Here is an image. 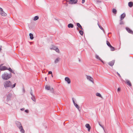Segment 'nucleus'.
<instances>
[{
	"mask_svg": "<svg viewBox=\"0 0 133 133\" xmlns=\"http://www.w3.org/2000/svg\"><path fill=\"white\" fill-rule=\"evenodd\" d=\"M98 26H99V27L100 26H101L100 25H98Z\"/></svg>",
	"mask_w": 133,
	"mask_h": 133,
	"instance_id": "nucleus-51",
	"label": "nucleus"
},
{
	"mask_svg": "<svg viewBox=\"0 0 133 133\" xmlns=\"http://www.w3.org/2000/svg\"><path fill=\"white\" fill-rule=\"evenodd\" d=\"M97 3H101V1L98 0L97 1Z\"/></svg>",
	"mask_w": 133,
	"mask_h": 133,
	"instance_id": "nucleus-39",
	"label": "nucleus"
},
{
	"mask_svg": "<svg viewBox=\"0 0 133 133\" xmlns=\"http://www.w3.org/2000/svg\"><path fill=\"white\" fill-rule=\"evenodd\" d=\"M79 62L80 61V59H79Z\"/></svg>",
	"mask_w": 133,
	"mask_h": 133,
	"instance_id": "nucleus-54",
	"label": "nucleus"
},
{
	"mask_svg": "<svg viewBox=\"0 0 133 133\" xmlns=\"http://www.w3.org/2000/svg\"><path fill=\"white\" fill-rule=\"evenodd\" d=\"M15 123L17 127L20 129L21 132L22 133H25V131L23 129L21 123L18 121H16L15 122Z\"/></svg>",
	"mask_w": 133,
	"mask_h": 133,
	"instance_id": "nucleus-3",
	"label": "nucleus"
},
{
	"mask_svg": "<svg viewBox=\"0 0 133 133\" xmlns=\"http://www.w3.org/2000/svg\"><path fill=\"white\" fill-rule=\"evenodd\" d=\"M99 28L101 29L104 32V30L103 29V28L101 26H100V27H99Z\"/></svg>",
	"mask_w": 133,
	"mask_h": 133,
	"instance_id": "nucleus-32",
	"label": "nucleus"
},
{
	"mask_svg": "<svg viewBox=\"0 0 133 133\" xmlns=\"http://www.w3.org/2000/svg\"><path fill=\"white\" fill-rule=\"evenodd\" d=\"M85 127L88 129V130L89 131H90L91 127L89 124H87L85 125Z\"/></svg>",
	"mask_w": 133,
	"mask_h": 133,
	"instance_id": "nucleus-14",
	"label": "nucleus"
},
{
	"mask_svg": "<svg viewBox=\"0 0 133 133\" xmlns=\"http://www.w3.org/2000/svg\"><path fill=\"white\" fill-rule=\"evenodd\" d=\"M30 94L31 95V96H34L32 94V90L31 89V91L30 92Z\"/></svg>",
	"mask_w": 133,
	"mask_h": 133,
	"instance_id": "nucleus-34",
	"label": "nucleus"
},
{
	"mask_svg": "<svg viewBox=\"0 0 133 133\" xmlns=\"http://www.w3.org/2000/svg\"><path fill=\"white\" fill-rule=\"evenodd\" d=\"M99 124L101 127L102 128L103 130H104V128L103 127V126H102L101 124L99 123Z\"/></svg>",
	"mask_w": 133,
	"mask_h": 133,
	"instance_id": "nucleus-35",
	"label": "nucleus"
},
{
	"mask_svg": "<svg viewBox=\"0 0 133 133\" xmlns=\"http://www.w3.org/2000/svg\"><path fill=\"white\" fill-rule=\"evenodd\" d=\"M77 25L78 27L81 30H83V29L82 27V26L79 23H77Z\"/></svg>",
	"mask_w": 133,
	"mask_h": 133,
	"instance_id": "nucleus-15",
	"label": "nucleus"
},
{
	"mask_svg": "<svg viewBox=\"0 0 133 133\" xmlns=\"http://www.w3.org/2000/svg\"><path fill=\"white\" fill-rule=\"evenodd\" d=\"M11 72L12 73H14V74H15V72H14V71L12 70V71Z\"/></svg>",
	"mask_w": 133,
	"mask_h": 133,
	"instance_id": "nucleus-46",
	"label": "nucleus"
},
{
	"mask_svg": "<svg viewBox=\"0 0 133 133\" xmlns=\"http://www.w3.org/2000/svg\"><path fill=\"white\" fill-rule=\"evenodd\" d=\"M45 88L47 90H50V86L46 85L45 87Z\"/></svg>",
	"mask_w": 133,
	"mask_h": 133,
	"instance_id": "nucleus-22",
	"label": "nucleus"
},
{
	"mask_svg": "<svg viewBox=\"0 0 133 133\" xmlns=\"http://www.w3.org/2000/svg\"><path fill=\"white\" fill-rule=\"evenodd\" d=\"M38 18L39 17L38 16H36L34 17V21H36L38 19Z\"/></svg>",
	"mask_w": 133,
	"mask_h": 133,
	"instance_id": "nucleus-25",
	"label": "nucleus"
},
{
	"mask_svg": "<svg viewBox=\"0 0 133 133\" xmlns=\"http://www.w3.org/2000/svg\"><path fill=\"white\" fill-rule=\"evenodd\" d=\"M52 74V72L51 71H49V72H48V74Z\"/></svg>",
	"mask_w": 133,
	"mask_h": 133,
	"instance_id": "nucleus-38",
	"label": "nucleus"
},
{
	"mask_svg": "<svg viewBox=\"0 0 133 133\" xmlns=\"http://www.w3.org/2000/svg\"><path fill=\"white\" fill-rule=\"evenodd\" d=\"M65 80L68 84H69L71 83L70 79L68 77H66L65 78Z\"/></svg>",
	"mask_w": 133,
	"mask_h": 133,
	"instance_id": "nucleus-10",
	"label": "nucleus"
},
{
	"mask_svg": "<svg viewBox=\"0 0 133 133\" xmlns=\"http://www.w3.org/2000/svg\"><path fill=\"white\" fill-rule=\"evenodd\" d=\"M117 74L120 77H121V75H120V74L118 73V72H117Z\"/></svg>",
	"mask_w": 133,
	"mask_h": 133,
	"instance_id": "nucleus-44",
	"label": "nucleus"
},
{
	"mask_svg": "<svg viewBox=\"0 0 133 133\" xmlns=\"http://www.w3.org/2000/svg\"><path fill=\"white\" fill-rule=\"evenodd\" d=\"M55 50L56 51V52H57L58 53H59V49L57 48H56V49Z\"/></svg>",
	"mask_w": 133,
	"mask_h": 133,
	"instance_id": "nucleus-31",
	"label": "nucleus"
},
{
	"mask_svg": "<svg viewBox=\"0 0 133 133\" xmlns=\"http://www.w3.org/2000/svg\"><path fill=\"white\" fill-rule=\"evenodd\" d=\"M29 35L30 37V39H33L34 38L33 35L31 33H30Z\"/></svg>",
	"mask_w": 133,
	"mask_h": 133,
	"instance_id": "nucleus-20",
	"label": "nucleus"
},
{
	"mask_svg": "<svg viewBox=\"0 0 133 133\" xmlns=\"http://www.w3.org/2000/svg\"><path fill=\"white\" fill-rule=\"evenodd\" d=\"M110 48L111 50V51H114L115 50V48L112 46L111 45L110 47Z\"/></svg>",
	"mask_w": 133,
	"mask_h": 133,
	"instance_id": "nucleus-24",
	"label": "nucleus"
},
{
	"mask_svg": "<svg viewBox=\"0 0 133 133\" xmlns=\"http://www.w3.org/2000/svg\"><path fill=\"white\" fill-rule=\"evenodd\" d=\"M85 2V0H82V4H83Z\"/></svg>",
	"mask_w": 133,
	"mask_h": 133,
	"instance_id": "nucleus-43",
	"label": "nucleus"
},
{
	"mask_svg": "<svg viewBox=\"0 0 133 133\" xmlns=\"http://www.w3.org/2000/svg\"><path fill=\"white\" fill-rule=\"evenodd\" d=\"M95 58H96L99 59L103 63H104L103 61L101 59V58L99 57L98 55L96 54L95 55Z\"/></svg>",
	"mask_w": 133,
	"mask_h": 133,
	"instance_id": "nucleus-13",
	"label": "nucleus"
},
{
	"mask_svg": "<svg viewBox=\"0 0 133 133\" xmlns=\"http://www.w3.org/2000/svg\"><path fill=\"white\" fill-rule=\"evenodd\" d=\"M77 29L78 30H79V29L78 27H77Z\"/></svg>",
	"mask_w": 133,
	"mask_h": 133,
	"instance_id": "nucleus-47",
	"label": "nucleus"
},
{
	"mask_svg": "<svg viewBox=\"0 0 133 133\" xmlns=\"http://www.w3.org/2000/svg\"><path fill=\"white\" fill-rule=\"evenodd\" d=\"M25 112L26 113H28L29 112V111L27 110H25Z\"/></svg>",
	"mask_w": 133,
	"mask_h": 133,
	"instance_id": "nucleus-42",
	"label": "nucleus"
},
{
	"mask_svg": "<svg viewBox=\"0 0 133 133\" xmlns=\"http://www.w3.org/2000/svg\"><path fill=\"white\" fill-rule=\"evenodd\" d=\"M74 105L78 109H79V107L78 105L76 104H75Z\"/></svg>",
	"mask_w": 133,
	"mask_h": 133,
	"instance_id": "nucleus-29",
	"label": "nucleus"
},
{
	"mask_svg": "<svg viewBox=\"0 0 133 133\" xmlns=\"http://www.w3.org/2000/svg\"><path fill=\"white\" fill-rule=\"evenodd\" d=\"M1 50H2L1 46V47H0V51H1Z\"/></svg>",
	"mask_w": 133,
	"mask_h": 133,
	"instance_id": "nucleus-48",
	"label": "nucleus"
},
{
	"mask_svg": "<svg viewBox=\"0 0 133 133\" xmlns=\"http://www.w3.org/2000/svg\"><path fill=\"white\" fill-rule=\"evenodd\" d=\"M87 79L90 81L94 83L93 79L90 76L86 75Z\"/></svg>",
	"mask_w": 133,
	"mask_h": 133,
	"instance_id": "nucleus-6",
	"label": "nucleus"
},
{
	"mask_svg": "<svg viewBox=\"0 0 133 133\" xmlns=\"http://www.w3.org/2000/svg\"><path fill=\"white\" fill-rule=\"evenodd\" d=\"M2 76L3 79L8 80L11 77L12 74L11 73L8 74L7 72H4L2 75Z\"/></svg>",
	"mask_w": 133,
	"mask_h": 133,
	"instance_id": "nucleus-2",
	"label": "nucleus"
},
{
	"mask_svg": "<svg viewBox=\"0 0 133 133\" xmlns=\"http://www.w3.org/2000/svg\"><path fill=\"white\" fill-rule=\"evenodd\" d=\"M0 14L3 16H5L7 15V14L2 9L0 10Z\"/></svg>",
	"mask_w": 133,
	"mask_h": 133,
	"instance_id": "nucleus-8",
	"label": "nucleus"
},
{
	"mask_svg": "<svg viewBox=\"0 0 133 133\" xmlns=\"http://www.w3.org/2000/svg\"><path fill=\"white\" fill-rule=\"evenodd\" d=\"M120 23H119V24L120 25L124 24V23L123 21L121 20V19H120Z\"/></svg>",
	"mask_w": 133,
	"mask_h": 133,
	"instance_id": "nucleus-28",
	"label": "nucleus"
},
{
	"mask_svg": "<svg viewBox=\"0 0 133 133\" xmlns=\"http://www.w3.org/2000/svg\"><path fill=\"white\" fill-rule=\"evenodd\" d=\"M23 91L24 93L25 92V90L24 87H23L22 88Z\"/></svg>",
	"mask_w": 133,
	"mask_h": 133,
	"instance_id": "nucleus-40",
	"label": "nucleus"
},
{
	"mask_svg": "<svg viewBox=\"0 0 133 133\" xmlns=\"http://www.w3.org/2000/svg\"><path fill=\"white\" fill-rule=\"evenodd\" d=\"M16 84L15 83L12 85L11 82L9 81L4 82L3 83L4 87L5 89H7L9 87L13 88L15 87Z\"/></svg>",
	"mask_w": 133,
	"mask_h": 133,
	"instance_id": "nucleus-1",
	"label": "nucleus"
},
{
	"mask_svg": "<svg viewBox=\"0 0 133 133\" xmlns=\"http://www.w3.org/2000/svg\"><path fill=\"white\" fill-rule=\"evenodd\" d=\"M46 77H45V80H46Z\"/></svg>",
	"mask_w": 133,
	"mask_h": 133,
	"instance_id": "nucleus-53",
	"label": "nucleus"
},
{
	"mask_svg": "<svg viewBox=\"0 0 133 133\" xmlns=\"http://www.w3.org/2000/svg\"><path fill=\"white\" fill-rule=\"evenodd\" d=\"M97 24H98V25H99V24L98 23Z\"/></svg>",
	"mask_w": 133,
	"mask_h": 133,
	"instance_id": "nucleus-50",
	"label": "nucleus"
},
{
	"mask_svg": "<svg viewBox=\"0 0 133 133\" xmlns=\"http://www.w3.org/2000/svg\"><path fill=\"white\" fill-rule=\"evenodd\" d=\"M115 60H113L112 61L109 62L108 64L110 66H112L114 65L115 63Z\"/></svg>",
	"mask_w": 133,
	"mask_h": 133,
	"instance_id": "nucleus-11",
	"label": "nucleus"
},
{
	"mask_svg": "<svg viewBox=\"0 0 133 133\" xmlns=\"http://www.w3.org/2000/svg\"><path fill=\"white\" fill-rule=\"evenodd\" d=\"M53 92H54L53 91H52V92L53 93Z\"/></svg>",
	"mask_w": 133,
	"mask_h": 133,
	"instance_id": "nucleus-56",
	"label": "nucleus"
},
{
	"mask_svg": "<svg viewBox=\"0 0 133 133\" xmlns=\"http://www.w3.org/2000/svg\"><path fill=\"white\" fill-rule=\"evenodd\" d=\"M112 12L115 14H116L117 13V11L116 9L114 8L112 9Z\"/></svg>",
	"mask_w": 133,
	"mask_h": 133,
	"instance_id": "nucleus-21",
	"label": "nucleus"
},
{
	"mask_svg": "<svg viewBox=\"0 0 133 133\" xmlns=\"http://www.w3.org/2000/svg\"><path fill=\"white\" fill-rule=\"evenodd\" d=\"M72 101H73V103H74V105L75 104H76V103H75V101H74V98H72Z\"/></svg>",
	"mask_w": 133,
	"mask_h": 133,
	"instance_id": "nucleus-37",
	"label": "nucleus"
},
{
	"mask_svg": "<svg viewBox=\"0 0 133 133\" xmlns=\"http://www.w3.org/2000/svg\"><path fill=\"white\" fill-rule=\"evenodd\" d=\"M52 90H53V88H52Z\"/></svg>",
	"mask_w": 133,
	"mask_h": 133,
	"instance_id": "nucleus-55",
	"label": "nucleus"
},
{
	"mask_svg": "<svg viewBox=\"0 0 133 133\" xmlns=\"http://www.w3.org/2000/svg\"><path fill=\"white\" fill-rule=\"evenodd\" d=\"M74 26L73 24L71 23H70L68 25V27L69 28H73Z\"/></svg>",
	"mask_w": 133,
	"mask_h": 133,
	"instance_id": "nucleus-19",
	"label": "nucleus"
},
{
	"mask_svg": "<svg viewBox=\"0 0 133 133\" xmlns=\"http://www.w3.org/2000/svg\"><path fill=\"white\" fill-rule=\"evenodd\" d=\"M96 95L97 96L99 97H101V95L100 93H97L96 94Z\"/></svg>",
	"mask_w": 133,
	"mask_h": 133,
	"instance_id": "nucleus-30",
	"label": "nucleus"
},
{
	"mask_svg": "<svg viewBox=\"0 0 133 133\" xmlns=\"http://www.w3.org/2000/svg\"><path fill=\"white\" fill-rule=\"evenodd\" d=\"M12 96V94H11L9 93L7 96L6 99L8 101H9L10 100Z\"/></svg>",
	"mask_w": 133,
	"mask_h": 133,
	"instance_id": "nucleus-9",
	"label": "nucleus"
},
{
	"mask_svg": "<svg viewBox=\"0 0 133 133\" xmlns=\"http://www.w3.org/2000/svg\"><path fill=\"white\" fill-rule=\"evenodd\" d=\"M126 15L125 13H123L122 14L121 16V20H122L125 17Z\"/></svg>",
	"mask_w": 133,
	"mask_h": 133,
	"instance_id": "nucleus-12",
	"label": "nucleus"
},
{
	"mask_svg": "<svg viewBox=\"0 0 133 133\" xmlns=\"http://www.w3.org/2000/svg\"><path fill=\"white\" fill-rule=\"evenodd\" d=\"M2 10V9L1 8H0V10Z\"/></svg>",
	"mask_w": 133,
	"mask_h": 133,
	"instance_id": "nucleus-49",
	"label": "nucleus"
},
{
	"mask_svg": "<svg viewBox=\"0 0 133 133\" xmlns=\"http://www.w3.org/2000/svg\"><path fill=\"white\" fill-rule=\"evenodd\" d=\"M60 60V58H57L55 61H54L55 63L56 64V63H58L59 61Z\"/></svg>",
	"mask_w": 133,
	"mask_h": 133,
	"instance_id": "nucleus-18",
	"label": "nucleus"
},
{
	"mask_svg": "<svg viewBox=\"0 0 133 133\" xmlns=\"http://www.w3.org/2000/svg\"><path fill=\"white\" fill-rule=\"evenodd\" d=\"M128 6L130 7H132L133 6V3L130 2L128 3Z\"/></svg>",
	"mask_w": 133,
	"mask_h": 133,
	"instance_id": "nucleus-17",
	"label": "nucleus"
},
{
	"mask_svg": "<svg viewBox=\"0 0 133 133\" xmlns=\"http://www.w3.org/2000/svg\"><path fill=\"white\" fill-rule=\"evenodd\" d=\"M57 48V47H56L54 46L52 47V49L54 50H55L56 49V48Z\"/></svg>",
	"mask_w": 133,
	"mask_h": 133,
	"instance_id": "nucleus-33",
	"label": "nucleus"
},
{
	"mask_svg": "<svg viewBox=\"0 0 133 133\" xmlns=\"http://www.w3.org/2000/svg\"><path fill=\"white\" fill-rule=\"evenodd\" d=\"M32 99L34 102H35L36 101V99L35 97L34 96H32L31 97Z\"/></svg>",
	"mask_w": 133,
	"mask_h": 133,
	"instance_id": "nucleus-23",
	"label": "nucleus"
},
{
	"mask_svg": "<svg viewBox=\"0 0 133 133\" xmlns=\"http://www.w3.org/2000/svg\"><path fill=\"white\" fill-rule=\"evenodd\" d=\"M51 76L53 77V75H52V74H51Z\"/></svg>",
	"mask_w": 133,
	"mask_h": 133,
	"instance_id": "nucleus-52",
	"label": "nucleus"
},
{
	"mask_svg": "<svg viewBox=\"0 0 133 133\" xmlns=\"http://www.w3.org/2000/svg\"><path fill=\"white\" fill-rule=\"evenodd\" d=\"M77 0H70L69 3L70 4H75L77 2Z\"/></svg>",
	"mask_w": 133,
	"mask_h": 133,
	"instance_id": "nucleus-5",
	"label": "nucleus"
},
{
	"mask_svg": "<svg viewBox=\"0 0 133 133\" xmlns=\"http://www.w3.org/2000/svg\"><path fill=\"white\" fill-rule=\"evenodd\" d=\"M24 110V108H22V109H21V111H23V110Z\"/></svg>",
	"mask_w": 133,
	"mask_h": 133,
	"instance_id": "nucleus-45",
	"label": "nucleus"
},
{
	"mask_svg": "<svg viewBox=\"0 0 133 133\" xmlns=\"http://www.w3.org/2000/svg\"><path fill=\"white\" fill-rule=\"evenodd\" d=\"M126 29L128 32L130 34L133 35V31L129 28L128 27H126Z\"/></svg>",
	"mask_w": 133,
	"mask_h": 133,
	"instance_id": "nucleus-7",
	"label": "nucleus"
},
{
	"mask_svg": "<svg viewBox=\"0 0 133 133\" xmlns=\"http://www.w3.org/2000/svg\"><path fill=\"white\" fill-rule=\"evenodd\" d=\"M79 33L81 35H83V31L82 30H79Z\"/></svg>",
	"mask_w": 133,
	"mask_h": 133,
	"instance_id": "nucleus-26",
	"label": "nucleus"
},
{
	"mask_svg": "<svg viewBox=\"0 0 133 133\" xmlns=\"http://www.w3.org/2000/svg\"><path fill=\"white\" fill-rule=\"evenodd\" d=\"M120 90V89L119 88H118L117 90V91L118 92Z\"/></svg>",
	"mask_w": 133,
	"mask_h": 133,
	"instance_id": "nucleus-41",
	"label": "nucleus"
},
{
	"mask_svg": "<svg viewBox=\"0 0 133 133\" xmlns=\"http://www.w3.org/2000/svg\"><path fill=\"white\" fill-rule=\"evenodd\" d=\"M7 70H8L10 72H12V70L10 68H9L8 69H7Z\"/></svg>",
	"mask_w": 133,
	"mask_h": 133,
	"instance_id": "nucleus-36",
	"label": "nucleus"
},
{
	"mask_svg": "<svg viewBox=\"0 0 133 133\" xmlns=\"http://www.w3.org/2000/svg\"><path fill=\"white\" fill-rule=\"evenodd\" d=\"M3 64L0 65V70H7V69L5 66H2Z\"/></svg>",
	"mask_w": 133,
	"mask_h": 133,
	"instance_id": "nucleus-4",
	"label": "nucleus"
},
{
	"mask_svg": "<svg viewBox=\"0 0 133 133\" xmlns=\"http://www.w3.org/2000/svg\"><path fill=\"white\" fill-rule=\"evenodd\" d=\"M126 82L127 84L129 86H131L132 85L131 83H130V81L128 80H126Z\"/></svg>",
	"mask_w": 133,
	"mask_h": 133,
	"instance_id": "nucleus-16",
	"label": "nucleus"
},
{
	"mask_svg": "<svg viewBox=\"0 0 133 133\" xmlns=\"http://www.w3.org/2000/svg\"><path fill=\"white\" fill-rule=\"evenodd\" d=\"M107 44L109 47H110L111 46L109 42L107 41Z\"/></svg>",
	"mask_w": 133,
	"mask_h": 133,
	"instance_id": "nucleus-27",
	"label": "nucleus"
}]
</instances>
